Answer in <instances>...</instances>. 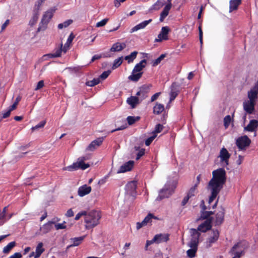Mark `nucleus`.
<instances>
[{"instance_id":"1","label":"nucleus","mask_w":258,"mask_h":258,"mask_svg":"<svg viewBox=\"0 0 258 258\" xmlns=\"http://www.w3.org/2000/svg\"><path fill=\"white\" fill-rule=\"evenodd\" d=\"M213 177L207 186V189L210 192L208 203L210 204L217 197L226 182V171L223 168H219L212 172Z\"/></svg>"},{"instance_id":"2","label":"nucleus","mask_w":258,"mask_h":258,"mask_svg":"<svg viewBox=\"0 0 258 258\" xmlns=\"http://www.w3.org/2000/svg\"><path fill=\"white\" fill-rule=\"evenodd\" d=\"M101 215L99 211L91 210L86 211L85 217V222L86 229H91L97 226L99 223Z\"/></svg>"},{"instance_id":"3","label":"nucleus","mask_w":258,"mask_h":258,"mask_svg":"<svg viewBox=\"0 0 258 258\" xmlns=\"http://www.w3.org/2000/svg\"><path fill=\"white\" fill-rule=\"evenodd\" d=\"M147 64L146 59L142 60L139 63L136 64L133 70L132 74L128 79L133 82H137L142 77L143 72H141L145 68Z\"/></svg>"},{"instance_id":"4","label":"nucleus","mask_w":258,"mask_h":258,"mask_svg":"<svg viewBox=\"0 0 258 258\" xmlns=\"http://www.w3.org/2000/svg\"><path fill=\"white\" fill-rule=\"evenodd\" d=\"M247 246L248 244L245 241H240L235 244L230 251L231 254L234 255L232 258H240Z\"/></svg>"},{"instance_id":"5","label":"nucleus","mask_w":258,"mask_h":258,"mask_svg":"<svg viewBox=\"0 0 258 258\" xmlns=\"http://www.w3.org/2000/svg\"><path fill=\"white\" fill-rule=\"evenodd\" d=\"M175 188V186L173 183L168 182L165 184L164 187L160 190L157 200L160 201L164 198L169 197L173 194Z\"/></svg>"},{"instance_id":"6","label":"nucleus","mask_w":258,"mask_h":258,"mask_svg":"<svg viewBox=\"0 0 258 258\" xmlns=\"http://www.w3.org/2000/svg\"><path fill=\"white\" fill-rule=\"evenodd\" d=\"M88 158L86 156L79 157L78 159L77 162L74 163L72 165L65 167L64 170H68L70 171L76 170L78 169L85 170L90 166L89 164L84 163V161L87 160Z\"/></svg>"},{"instance_id":"7","label":"nucleus","mask_w":258,"mask_h":258,"mask_svg":"<svg viewBox=\"0 0 258 258\" xmlns=\"http://www.w3.org/2000/svg\"><path fill=\"white\" fill-rule=\"evenodd\" d=\"M251 143V140L246 136L238 138L236 140V145L240 150H245Z\"/></svg>"},{"instance_id":"8","label":"nucleus","mask_w":258,"mask_h":258,"mask_svg":"<svg viewBox=\"0 0 258 258\" xmlns=\"http://www.w3.org/2000/svg\"><path fill=\"white\" fill-rule=\"evenodd\" d=\"M219 237V232L217 229H212L209 233V236L206 241V247H210L215 243Z\"/></svg>"},{"instance_id":"9","label":"nucleus","mask_w":258,"mask_h":258,"mask_svg":"<svg viewBox=\"0 0 258 258\" xmlns=\"http://www.w3.org/2000/svg\"><path fill=\"white\" fill-rule=\"evenodd\" d=\"M200 206H201L202 210L201 212V216L198 218V220H205V219L207 220L208 219H211L212 220V218H209V217L211 215H212L214 214V212L212 211H206V209H210V208L207 207L205 205V203L203 200H202L201 201Z\"/></svg>"},{"instance_id":"10","label":"nucleus","mask_w":258,"mask_h":258,"mask_svg":"<svg viewBox=\"0 0 258 258\" xmlns=\"http://www.w3.org/2000/svg\"><path fill=\"white\" fill-rule=\"evenodd\" d=\"M56 10V9L55 7L51 8L45 12V13L43 14L41 19V23L42 25H45L44 27H46L51 19L52 18Z\"/></svg>"},{"instance_id":"11","label":"nucleus","mask_w":258,"mask_h":258,"mask_svg":"<svg viewBox=\"0 0 258 258\" xmlns=\"http://www.w3.org/2000/svg\"><path fill=\"white\" fill-rule=\"evenodd\" d=\"M230 156L231 155L227 150L223 147L221 149L218 157L220 158V161L223 164L224 166H227L229 164V159Z\"/></svg>"},{"instance_id":"12","label":"nucleus","mask_w":258,"mask_h":258,"mask_svg":"<svg viewBox=\"0 0 258 258\" xmlns=\"http://www.w3.org/2000/svg\"><path fill=\"white\" fill-rule=\"evenodd\" d=\"M190 233L191 235V239L188 244L198 246L199 242V237L201 233L196 229L191 228L190 229Z\"/></svg>"},{"instance_id":"13","label":"nucleus","mask_w":258,"mask_h":258,"mask_svg":"<svg viewBox=\"0 0 258 258\" xmlns=\"http://www.w3.org/2000/svg\"><path fill=\"white\" fill-rule=\"evenodd\" d=\"M170 32V29L168 26L163 27L160 33L158 35V38H156L155 42H160L163 40H168V34Z\"/></svg>"},{"instance_id":"14","label":"nucleus","mask_w":258,"mask_h":258,"mask_svg":"<svg viewBox=\"0 0 258 258\" xmlns=\"http://www.w3.org/2000/svg\"><path fill=\"white\" fill-rule=\"evenodd\" d=\"M212 219H208L206 220L203 223L199 225L197 230L199 232H206L211 229L212 227Z\"/></svg>"},{"instance_id":"15","label":"nucleus","mask_w":258,"mask_h":258,"mask_svg":"<svg viewBox=\"0 0 258 258\" xmlns=\"http://www.w3.org/2000/svg\"><path fill=\"white\" fill-rule=\"evenodd\" d=\"M258 95V83H256L254 86L247 93V96L249 99L248 100L255 102L257 98Z\"/></svg>"},{"instance_id":"16","label":"nucleus","mask_w":258,"mask_h":258,"mask_svg":"<svg viewBox=\"0 0 258 258\" xmlns=\"http://www.w3.org/2000/svg\"><path fill=\"white\" fill-rule=\"evenodd\" d=\"M255 104V102L247 100V101L244 102L243 103V109L247 113L249 114H252L254 111Z\"/></svg>"},{"instance_id":"17","label":"nucleus","mask_w":258,"mask_h":258,"mask_svg":"<svg viewBox=\"0 0 258 258\" xmlns=\"http://www.w3.org/2000/svg\"><path fill=\"white\" fill-rule=\"evenodd\" d=\"M224 215L225 209L221 207L216 214L215 224L216 225H220L223 222Z\"/></svg>"},{"instance_id":"18","label":"nucleus","mask_w":258,"mask_h":258,"mask_svg":"<svg viewBox=\"0 0 258 258\" xmlns=\"http://www.w3.org/2000/svg\"><path fill=\"white\" fill-rule=\"evenodd\" d=\"M258 127V121L255 119L250 120L247 125L244 128V130L248 132H255L256 128ZM256 133L254 136H256Z\"/></svg>"},{"instance_id":"19","label":"nucleus","mask_w":258,"mask_h":258,"mask_svg":"<svg viewBox=\"0 0 258 258\" xmlns=\"http://www.w3.org/2000/svg\"><path fill=\"white\" fill-rule=\"evenodd\" d=\"M168 4L165 6L160 14V21L161 22H163L165 18L168 16L169 11L172 7L171 0H168Z\"/></svg>"},{"instance_id":"20","label":"nucleus","mask_w":258,"mask_h":258,"mask_svg":"<svg viewBox=\"0 0 258 258\" xmlns=\"http://www.w3.org/2000/svg\"><path fill=\"white\" fill-rule=\"evenodd\" d=\"M137 186V182L135 180L131 181L126 185L125 189L129 194L133 195L136 193Z\"/></svg>"},{"instance_id":"21","label":"nucleus","mask_w":258,"mask_h":258,"mask_svg":"<svg viewBox=\"0 0 258 258\" xmlns=\"http://www.w3.org/2000/svg\"><path fill=\"white\" fill-rule=\"evenodd\" d=\"M169 234L167 233L156 234L154 237V240L156 241V243H160L167 241L169 238Z\"/></svg>"},{"instance_id":"22","label":"nucleus","mask_w":258,"mask_h":258,"mask_svg":"<svg viewBox=\"0 0 258 258\" xmlns=\"http://www.w3.org/2000/svg\"><path fill=\"white\" fill-rule=\"evenodd\" d=\"M103 137L97 138L96 140L92 141L87 147V150L90 151L94 150L97 147H99L103 142Z\"/></svg>"},{"instance_id":"23","label":"nucleus","mask_w":258,"mask_h":258,"mask_svg":"<svg viewBox=\"0 0 258 258\" xmlns=\"http://www.w3.org/2000/svg\"><path fill=\"white\" fill-rule=\"evenodd\" d=\"M134 164V162L131 160L125 163L120 166L119 170L118 171V173H123L130 171L132 169Z\"/></svg>"},{"instance_id":"24","label":"nucleus","mask_w":258,"mask_h":258,"mask_svg":"<svg viewBox=\"0 0 258 258\" xmlns=\"http://www.w3.org/2000/svg\"><path fill=\"white\" fill-rule=\"evenodd\" d=\"M91 191V187L86 184L80 186L78 191V195L80 197H84L89 194Z\"/></svg>"},{"instance_id":"25","label":"nucleus","mask_w":258,"mask_h":258,"mask_svg":"<svg viewBox=\"0 0 258 258\" xmlns=\"http://www.w3.org/2000/svg\"><path fill=\"white\" fill-rule=\"evenodd\" d=\"M152 21V19H149L148 20L144 21L142 22V23L139 24L138 25H137L135 27L132 28L130 32L133 33L135 31H137L140 29H144L150 23H151Z\"/></svg>"},{"instance_id":"26","label":"nucleus","mask_w":258,"mask_h":258,"mask_svg":"<svg viewBox=\"0 0 258 258\" xmlns=\"http://www.w3.org/2000/svg\"><path fill=\"white\" fill-rule=\"evenodd\" d=\"M126 47V44L124 43H120L116 42L113 44L110 50L111 52L120 51Z\"/></svg>"},{"instance_id":"27","label":"nucleus","mask_w":258,"mask_h":258,"mask_svg":"<svg viewBox=\"0 0 258 258\" xmlns=\"http://www.w3.org/2000/svg\"><path fill=\"white\" fill-rule=\"evenodd\" d=\"M55 222L54 221H49L47 223L44 224L40 227V229L42 232L43 234H46L49 232L52 228V224Z\"/></svg>"},{"instance_id":"28","label":"nucleus","mask_w":258,"mask_h":258,"mask_svg":"<svg viewBox=\"0 0 258 258\" xmlns=\"http://www.w3.org/2000/svg\"><path fill=\"white\" fill-rule=\"evenodd\" d=\"M127 103L131 105L132 108H135L139 104V99L137 96H131L126 100Z\"/></svg>"},{"instance_id":"29","label":"nucleus","mask_w":258,"mask_h":258,"mask_svg":"<svg viewBox=\"0 0 258 258\" xmlns=\"http://www.w3.org/2000/svg\"><path fill=\"white\" fill-rule=\"evenodd\" d=\"M241 4V0H230L229 2V12L236 10Z\"/></svg>"},{"instance_id":"30","label":"nucleus","mask_w":258,"mask_h":258,"mask_svg":"<svg viewBox=\"0 0 258 258\" xmlns=\"http://www.w3.org/2000/svg\"><path fill=\"white\" fill-rule=\"evenodd\" d=\"M39 15V11L38 10L34 9L33 16L29 22V25L32 26L36 23L38 19Z\"/></svg>"},{"instance_id":"31","label":"nucleus","mask_w":258,"mask_h":258,"mask_svg":"<svg viewBox=\"0 0 258 258\" xmlns=\"http://www.w3.org/2000/svg\"><path fill=\"white\" fill-rule=\"evenodd\" d=\"M188 245L190 247V248L187 250V255L190 258L194 257L198 249V246L194 245V246L189 244H188Z\"/></svg>"},{"instance_id":"32","label":"nucleus","mask_w":258,"mask_h":258,"mask_svg":"<svg viewBox=\"0 0 258 258\" xmlns=\"http://www.w3.org/2000/svg\"><path fill=\"white\" fill-rule=\"evenodd\" d=\"M165 5L164 0L157 1L150 8V10H158Z\"/></svg>"},{"instance_id":"33","label":"nucleus","mask_w":258,"mask_h":258,"mask_svg":"<svg viewBox=\"0 0 258 258\" xmlns=\"http://www.w3.org/2000/svg\"><path fill=\"white\" fill-rule=\"evenodd\" d=\"M43 244L42 242H40L38 244L36 247L35 255L34 258H38L41 254L44 252V248H43Z\"/></svg>"},{"instance_id":"34","label":"nucleus","mask_w":258,"mask_h":258,"mask_svg":"<svg viewBox=\"0 0 258 258\" xmlns=\"http://www.w3.org/2000/svg\"><path fill=\"white\" fill-rule=\"evenodd\" d=\"M164 110V106L163 104L157 103L154 107L153 112L156 114H160Z\"/></svg>"},{"instance_id":"35","label":"nucleus","mask_w":258,"mask_h":258,"mask_svg":"<svg viewBox=\"0 0 258 258\" xmlns=\"http://www.w3.org/2000/svg\"><path fill=\"white\" fill-rule=\"evenodd\" d=\"M85 237V236H83L78 237L71 238V240L73 242V244H71L69 247L76 246L79 245L84 239Z\"/></svg>"},{"instance_id":"36","label":"nucleus","mask_w":258,"mask_h":258,"mask_svg":"<svg viewBox=\"0 0 258 258\" xmlns=\"http://www.w3.org/2000/svg\"><path fill=\"white\" fill-rule=\"evenodd\" d=\"M16 242L12 241L10 242L7 245L5 246L3 248V252L4 253L8 254L10 251L15 246Z\"/></svg>"},{"instance_id":"37","label":"nucleus","mask_w":258,"mask_h":258,"mask_svg":"<svg viewBox=\"0 0 258 258\" xmlns=\"http://www.w3.org/2000/svg\"><path fill=\"white\" fill-rule=\"evenodd\" d=\"M137 54L138 52L135 51L132 52L130 55L125 56L124 59L127 60L128 63H131L136 58Z\"/></svg>"},{"instance_id":"38","label":"nucleus","mask_w":258,"mask_h":258,"mask_svg":"<svg viewBox=\"0 0 258 258\" xmlns=\"http://www.w3.org/2000/svg\"><path fill=\"white\" fill-rule=\"evenodd\" d=\"M62 44H61L60 48L57 49L55 52L49 53L47 55L51 58L59 57L61 55L62 51Z\"/></svg>"},{"instance_id":"39","label":"nucleus","mask_w":258,"mask_h":258,"mask_svg":"<svg viewBox=\"0 0 258 258\" xmlns=\"http://www.w3.org/2000/svg\"><path fill=\"white\" fill-rule=\"evenodd\" d=\"M151 86V85L150 84L144 85L140 88L141 92L142 93L143 97H146V94L149 92Z\"/></svg>"},{"instance_id":"40","label":"nucleus","mask_w":258,"mask_h":258,"mask_svg":"<svg viewBox=\"0 0 258 258\" xmlns=\"http://www.w3.org/2000/svg\"><path fill=\"white\" fill-rule=\"evenodd\" d=\"M171 87H172L171 91L170 93L169 102H171L173 100H174L178 95V91L175 89L174 88L173 84L172 85Z\"/></svg>"},{"instance_id":"41","label":"nucleus","mask_w":258,"mask_h":258,"mask_svg":"<svg viewBox=\"0 0 258 258\" xmlns=\"http://www.w3.org/2000/svg\"><path fill=\"white\" fill-rule=\"evenodd\" d=\"M73 22V21L72 20H68L63 22L62 23L59 24L58 25L57 27L59 29H62L63 28H67L68 26H69L71 24H72Z\"/></svg>"},{"instance_id":"42","label":"nucleus","mask_w":258,"mask_h":258,"mask_svg":"<svg viewBox=\"0 0 258 258\" xmlns=\"http://www.w3.org/2000/svg\"><path fill=\"white\" fill-rule=\"evenodd\" d=\"M100 78H94L91 81H87L86 83V85L90 87H93L100 83Z\"/></svg>"},{"instance_id":"43","label":"nucleus","mask_w":258,"mask_h":258,"mask_svg":"<svg viewBox=\"0 0 258 258\" xmlns=\"http://www.w3.org/2000/svg\"><path fill=\"white\" fill-rule=\"evenodd\" d=\"M135 149L136 151H138V153L137 154V157H136V160H139L142 156H143L145 154V150L144 149H140L139 147H135Z\"/></svg>"},{"instance_id":"44","label":"nucleus","mask_w":258,"mask_h":258,"mask_svg":"<svg viewBox=\"0 0 258 258\" xmlns=\"http://www.w3.org/2000/svg\"><path fill=\"white\" fill-rule=\"evenodd\" d=\"M140 117L139 116H129L127 117L126 120L129 125L133 124L135 122L138 121Z\"/></svg>"},{"instance_id":"45","label":"nucleus","mask_w":258,"mask_h":258,"mask_svg":"<svg viewBox=\"0 0 258 258\" xmlns=\"http://www.w3.org/2000/svg\"><path fill=\"white\" fill-rule=\"evenodd\" d=\"M45 123H46V121L43 120V121L40 122L38 124H37L35 126H33L31 128V130L33 132V131H35L36 130H38L40 128H43L44 126Z\"/></svg>"},{"instance_id":"46","label":"nucleus","mask_w":258,"mask_h":258,"mask_svg":"<svg viewBox=\"0 0 258 258\" xmlns=\"http://www.w3.org/2000/svg\"><path fill=\"white\" fill-rule=\"evenodd\" d=\"M122 62V60L121 57H119L116 59L114 60L113 66H112V69H115L117 68H118L119 66L121 65V64Z\"/></svg>"},{"instance_id":"47","label":"nucleus","mask_w":258,"mask_h":258,"mask_svg":"<svg viewBox=\"0 0 258 258\" xmlns=\"http://www.w3.org/2000/svg\"><path fill=\"white\" fill-rule=\"evenodd\" d=\"M166 54H162L159 57L156 59L153 62V66L155 67L159 64L161 61L165 57Z\"/></svg>"},{"instance_id":"48","label":"nucleus","mask_w":258,"mask_h":258,"mask_svg":"<svg viewBox=\"0 0 258 258\" xmlns=\"http://www.w3.org/2000/svg\"><path fill=\"white\" fill-rule=\"evenodd\" d=\"M152 218L156 219V218L153 214L149 213L143 220V223H144L145 225H147V223L150 222Z\"/></svg>"},{"instance_id":"49","label":"nucleus","mask_w":258,"mask_h":258,"mask_svg":"<svg viewBox=\"0 0 258 258\" xmlns=\"http://www.w3.org/2000/svg\"><path fill=\"white\" fill-rule=\"evenodd\" d=\"M197 184H195L194 186L190 188L187 196H188L189 198L194 196L197 189Z\"/></svg>"},{"instance_id":"50","label":"nucleus","mask_w":258,"mask_h":258,"mask_svg":"<svg viewBox=\"0 0 258 258\" xmlns=\"http://www.w3.org/2000/svg\"><path fill=\"white\" fill-rule=\"evenodd\" d=\"M231 116L229 115H226L224 118V124L226 128H227L231 122Z\"/></svg>"},{"instance_id":"51","label":"nucleus","mask_w":258,"mask_h":258,"mask_svg":"<svg viewBox=\"0 0 258 258\" xmlns=\"http://www.w3.org/2000/svg\"><path fill=\"white\" fill-rule=\"evenodd\" d=\"M14 109H12V107L11 106L9 107L8 109L3 114V116L0 117L1 118V120L3 118H6L9 117L11 114V112L12 111L14 110Z\"/></svg>"},{"instance_id":"52","label":"nucleus","mask_w":258,"mask_h":258,"mask_svg":"<svg viewBox=\"0 0 258 258\" xmlns=\"http://www.w3.org/2000/svg\"><path fill=\"white\" fill-rule=\"evenodd\" d=\"M163 128V125H162L161 124H157L155 126L154 131L153 132V134H155L156 135V133H160L162 131Z\"/></svg>"},{"instance_id":"53","label":"nucleus","mask_w":258,"mask_h":258,"mask_svg":"<svg viewBox=\"0 0 258 258\" xmlns=\"http://www.w3.org/2000/svg\"><path fill=\"white\" fill-rule=\"evenodd\" d=\"M157 135L156 134H153V135L148 138L146 141H145V145L146 146H149L151 143L153 142V141L155 139V138L156 137Z\"/></svg>"},{"instance_id":"54","label":"nucleus","mask_w":258,"mask_h":258,"mask_svg":"<svg viewBox=\"0 0 258 258\" xmlns=\"http://www.w3.org/2000/svg\"><path fill=\"white\" fill-rule=\"evenodd\" d=\"M7 221V215L0 213V226L3 225Z\"/></svg>"},{"instance_id":"55","label":"nucleus","mask_w":258,"mask_h":258,"mask_svg":"<svg viewBox=\"0 0 258 258\" xmlns=\"http://www.w3.org/2000/svg\"><path fill=\"white\" fill-rule=\"evenodd\" d=\"M110 73V71H105L100 75V76H99V77L98 78H100V79L103 80H105L108 77V76L109 75Z\"/></svg>"},{"instance_id":"56","label":"nucleus","mask_w":258,"mask_h":258,"mask_svg":"<svg viewBox=\"0 0 258 258\" xmlns=\"http://www.w3.org/2000/svg\"><path fill=\"white\" fill-rule=\"evenodd\" d=\"M108 21V19H107V18L104 19L102 21L97 23V24L96 25V27H100L104 26V25H106V24L107 23Z\"/></svg>"},{"instance_id":"57","label":"nucleus","mask_w":258,"mask_h":258,"mask_svg":"<svg viewBox=\"0 0 258 258\" xmlns=\"http://www.w3.org/2000/svg\"><path fill=\"white\" fill-rule=\"evenodd\" d=\"M86 215V211H82L78 213L76 215L75 219V220H78L82 216H84V218H85Z\"/></svg>"},{"instance_id":"58","label":"nucleus","mask_w":258,"mask_h":258,"mask_svg":"<svg viewBox=\"0 0 258 258\" xmlns=\"http://www.w3.org/2000/svg\"><path fill=\"white\" fill-rule=\"evenodd\" d=\"M66 223V222H63V223H58L55 224V227L56 229L59 230V229H65L66 228V226L64 225Z\"/></svg>"},{"instance_id":"59","label":"nucleus","mask_w":258,"mask_h":258,"mask_svg":"<svg viewBox=\"0 0 258 258\" xmlns=\"http://www.w3.org/2000/svg\"><path fill=\"white\" fill-rule=\"evenodd\" d=\"M44 86V81L43 80H41L39 81L37 84V86L35 89V90H38L41 89Z\"/></svg>"},{"instance_id":"60","label":"nucleus","mask_w":258,"mask_h":258,"mask_svg":"<svg viewBox=\"0 0 258 258\" xmlns=\"http://www.w3.org/2000/svg\"><path fill=\"white\" fill-rule=\"evenodd\" d=\"M127 127V124L125 122H124V123L120 127H119L118 128H116L114 130H112L110 133H113V132H115V131H120V130H124L125 129L126 127Z\"/></svg>"},{"instance_id":"61","label":"nucleus","mask_w":258,"mask_h":258,"mask_svg":"<svg viewBox=\"0 0 258 258\" xmlns=\"http://www.w3.org/2000/svg\"><path fill=\"white\" fill-rule=\"evenodd\" d=\"M199 39L200 41V43L201 44L203 43V32L202 30V27L201 26L199 27Z\"/></svg>"},{"instance_id":"62","label":"nucleus","mask_w":258,"mask_h":258,"mask_svg":"<svg viewBox=\"0 0 258 258\" xmlns=\"http://www.w3.org/2000/svg\"><path fill=\"white\" fill-rule=\"evenodd\" d=\"M74 37H75V36L72 33L70 35V36H69V37H68V38L67 39V41L66 42L67 44H70L72 43V42L73 40L74 39Z\"/></svg>"},{"instance_id":"63","label":"nucleus","mask_w":258,"mask_h":258,"mask_svg":"<svg viewBox=\"0 0 258 258\" xmlns=\"http://www.w3.org/2000/svg\"><path fill=\"white\" fill-rule=\"evenodd\" d=\"M161 94V92H158L154 94L151 98V102H153L155 100H156L158 97L159 96V95Z\"/></svg>"},{"instance_id":"64","label":"nucleus","mask_w":258,"mask_h":258,"mask_svg":"<svg viewBox=\"0 0 258 258\" xmlns=\"http://www.w3.org/2000/svg\"><path fill=\"white\" fill-rule=\"evenodd\" d=\"M20 98L19 97H17L15 101V102L14 103V104L10 106L11 107H12V109H15L17 105H18V102L20 101Z\"/></svg>"}]
</instances>
